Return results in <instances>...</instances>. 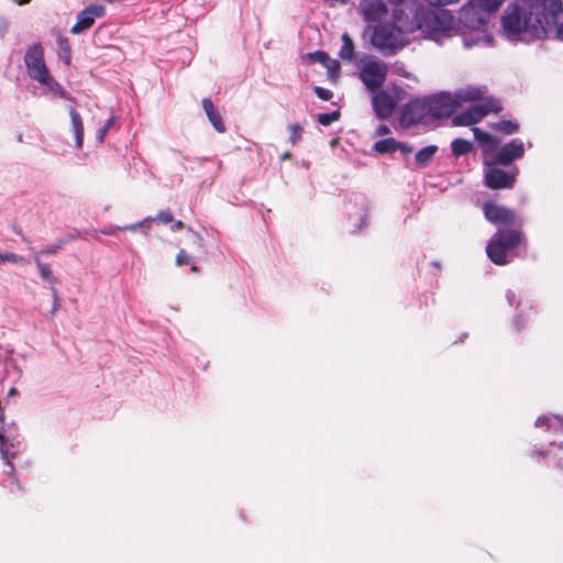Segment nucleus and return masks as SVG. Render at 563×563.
I'll use <instances>...</instances> for the list:
<instances>
[{"label":"nucleus","mask_w":563,"mask_h":563,"mask_svg":"<svg viewBox=\"0 0 563 563\" xmlns=\"http://www.w3.org/2000/svg\"><path fill=\"white\" fill-rule=\"evenodd\" d=\"M562 0H516L500 16L499 35L512 44L531 43L552 35L563 41Z\"/></svg>","instance_id":"f257e3e1"},{"label":"nucleus","mask_w":563,"mask_h":563,"mask_svg":"<svg viewBox=\"0 0 563 563\" xmlns=\"http://www.w3.org/2000/svg\"><path fill=\"white\" fill-rule=\"evenodd\" d=\"M416 31L423 33V26L417 15L410 13L408 18L401 15L400 10H393L391 22H382L373 26L371 44L385 56L394 55L406 45L402 34Z\"/></svg>","instance_id":"f03ea898"},{"label":"nucleus","mask_w":563,"mask_h":563,"mask_svg":"<svg viewBox=\"0 0 563 563\" xmlns=\"http://www.w3.org/2000/svg\"><path fill=\"white\" fill-rule=\"evenodd\" d=\"M420 8L415 7L416 15L423 26L427 37L438 41L439 36L453 31L455 15L445 8L448 4L457 3L460 0H424Z\"/></svg>","instance_id":"7ed1b4c3"},{"label":"nucleus","mask_w":563,"mask_h":563,"mask_svg":"<svg viewBox=\"0 0 563 563\" xmlns=\"http://www.w3.org/2000/svg\"><path fill=\"white\" fill-rule=\"evenodd\" d=\"M521 244L527 245V239L520 229H498L487 242L486 254L495 265L504 266L511 261L508 252Z\"/></svg>","instance_id":"20e7f679"},{"label":"nucleus","mask_w":563,"mask_h":563,"mask_svg":"<svg viewBox=\"0 0 563 563\" xmlns=\"http://www.w3.org/2000/svg\"><path fill=\"white\" fill-rule=\"evenodd\" d=\"M500 166L492 159H483L484 185L492 190L512 189L519 175L518 166L514 165L508 170L501 169Z\"/></svg>","instance_id":"39448f33"},{"label":"nucleus","mask_w":563,"mask_h":563,"mask_svg":"<svg viewBox=\"0 0 563 563\" xmlns=\"http://www.w3.org/2000/svg\"><path fill=\"white\" fill-rule=\"evenodd\" d=\"M489 21V16L479 4L475 0H468L460 9L457 16H455L453 30L487 27Z\"/></svg>","instance_id":"423d86ee"},{"label":"nucleus","mask_w":563,"mask_h":563,"mask_svg":"<svg viewBox=\"0 0 563 563\" xmlns=\"http://www.w3.org/2000/svg\"><path fill=\"white\" fill-rule=\"evenodd\" d=\"M483 212L485 219L494 225L504 224L520 229L523 224V219L518 216L514 209L497 205L493 201L484 202Z\"/></svg>","instance_id":"0eeeda50"},{"label":"nucleus","mask_w":563,"mask_h":563,"mask_svg":"<svg viewBox=\"0 0 563 563\" xmlns=\"http://www.w3.org/2000/svg\"><path fill=\"white\" fill-rule=\"evenodd\" d=\"M424 97L432 120L449 118L459 107V100H455L448 91H439Z\"/></svg>","instance_id":"6e6552de"},{"label":"nucleus","mask_w":563,"mask_h":563,"mask_svg":"<svg viewBox=\"0 0 563 563\" xmlns=\"http://www.w3.org/2000/svg\"><path fill=\"white\" fill-rule=\"evenodd\" d=\"M387 65L382 60L371 59L365 63L360 71V78L371 92L377 91L387 76Z\"/></svg>","instance_id":"1a4fd4ad"},{"label":"nucleus","mask_w":563,"mask_h":563,"mask_svg":"<svg viewBox=\"0 0 563 563\" xmlns=\"http://www.w3.org/2000/svg\"><path fill=\"white\" fill-rule=\"evenodd\" d=\"M24 64L27 75L33 80L45 79L48 68L44 60V48L41 43H34L26 48Z\"/></svg>","instance_id":"9d476101"},{"label":"nucleus","mask_w":563,"mask_h":563,"mask_svg":"<svg viewBox=\"0 0 563 563\" xmlns=\"http://www.w3.org/2000/svg\"><path fill=\"white\" fill-rule=\"evenodd\" d=\"M430 119L426 97L409 100L401 109L400 121L409 126Z\"/></svg>","instance_id":"9b49d317"},{"label":"nucleus","mask_w":563,"mask_h":563,"mask_svg":"<svg viewBox=\"0 0 563 563\" xmlns=\"http://www.w3.org/2000/svg\"><path fill=\"white\" fill-rule=\"evenodd\" d=\"M525 155V144L520 139H512L498 147V151L489 158L501 166L511 167L516 159Z\"/></svg>","instance_id":"f8f14e48"},{"label":"nucleus","mask_w":563,"mask_h":563,"mask_svg":"<svg viewBox=\"0 0 563 563\" xmlns=\"http://www.w3.org/2000/svg\"><path fill=\"white\" fill-rule=\"evenodd\" d=\"M106 14V7L99 3H92L85 9H82L77 14V22L70 29L73 34H80L87 30H89L95 20L98 18H102Z\"/></svg>","instance_id":"ddd939ff"},{"label":"nucleus","mask_w":563,"mask_h":563,"mask_svg":"<svg viewBox=\"0 0 563 563\" xmlns=\"http://www.w3.org/2000/svg\"><path fill=\"white\" fill-rule=\"evenodd\" d=\"M462 41L465 47L486 46L492 47L495 45L493 34L487 32V27L481 29H460Z\"/></svg>","instance_id":"4468645a"},{"label":"nucleus","mask_w":563,"mask_h":563,"mask_svg":"<svg viewBox=\"0 0 563 563\" xmlns=\"http://www.w3.org/2000/svg\"><path fill=\"white\" fill-rule=\"evenodd\" d=\"M358 10L367 23H382V18L388 12L383 0H360Z\"/></svg>","instance_id":"2eb2a0df"},{"label":"nucleus","mask_w":563,"mask_h":563,"mask_svg":"<svg viewBox=\"0 0 563 563\" xmlns=\"http://www.w3.org/2000/svg\"><path fill=\"white\" fill-rule=\"evenodd\" d=\"M472 132L477 145L481 147L483 159L490 158L498 151L500 139L477 126L472 128Z\"/></svg>","instance_id":"dca6fc26"},{"label":"nucleus","mask_w":563,"mask_h":563,"mask_svg":"<svg viewBox=\"0 0 563 563\" xmlns=\"http://www.w3.org/2000/svg\"><path fill=\"white\" fill-rule=\"evenodd\" d=\"M372 107L377 118L388 119L396 107V101L387 91H375L372 98Z\"/></svg>","instance_id":"f3484780"},{"label":"nucleus","mask_w":563,"mask_h":563,"mask_svg":"<svg viewBox=\"0 0 563 563\" xmlns=\"http://www.w3.org/2000/svg\"><path fill=\"white\" fill-rule=\"evenodd\" d=\"M38 84L44 86L43 93L48 96L51 99L62 98L65 99L73 104L76 103V99L63 88V86L49 75V71L46 73L45 79L36 80Z\"/></svg>","instance_id":"a211bd4d"},{"label":"nucleus","mask_w":563,"mask_h":563,"mask_svg":"<svg viewBox=\"0 0 563 563\" xmlns=\"http://www.w3.org/2000/svg\"><path fill=\"white\" fill-rule=\"evenodd\" d=\"M303 58L308 62V63H320L321 65H323L324 67H327L328 69V74L329 76L332 78V77H338L339 76V70H340V64L338 60H332L329 56L328 53H325L324 51H313V52H309L307 53Z\"/></svg>","instance_id":"6ab92c4d"},{"label":"nucleus","mask_w":563,"mask_h":563,"mask_svg":"<svg viewBox=\"0 0 563 563\" xmlns=\"http://www.w3.org/2000/svg\"><path fill=\"white\" fill-rule=\"evenodd\" d=\"M485 117V112L478 104L468 107L465 111L457 113L452 118L455 126H468L479 122Z\"/></svg>","instance_id":"aec40b11"},{"label":"nucleus","mask_w":563,"mask_h":563,"mask_svg":"<svg viewBox=\"0 0 563 563\" xmlns=\"http://www.w3.org/2000/svg\"><path fill=\"white\" fill-rule=\"evenodd\" d=\"M201 106L207 114L209 122L212 124L213 129L219 133H224L227 128L225 123L222 119V115L219 109L214 106L211 98L206 97L201 100Z\"/></svg>","instance_id":"412c9836"},{"label":"nucleus","mask_w":563,"mask_h":563,"mask_svg":"<svg viewBox=\"0 0 563 563\" xmlns=\"http://www.w3.org/2000/svg\"><path fill=\"white\" fill-rule=\"evenodd\" d=\"M70 126L75 137V147L80 150L84 143V122L74 106L69 107Z\"/></svg>","instance_id":"4be33fe9"},{"label":"nucleus","mask_w":563,"mask_h":563,"mask_svg":"<svg viewBox=\"0 0 563 563\" xmlns=\"http://www.w3.org/2000/svg\"><path fill=\"white\" fill-rule=\"evenodd\" d=\"M534 426L537 428H545L549 431L553 432H563V418L559 415H542L537 418Z\"/></svg>","instance_id":"5701e85b"},{"label":"nucleus","mask_w":563,"mask_h":563,"mask_svg":"<svg viewBox=\"0 0 563 563\" xmlns=\"http://www.w3.org/2000/svg\"><path fill=\"white\" fill-rule=\"evenodd\" d=\"M553 448H556L558 451L562 449V444H556L555 441L549 443V449H539L534 450L531 453V456H539L547 460L548 465H553L554 467H561V459L556 457V454L553 453Z\"/></svg>","instance_id":"b1692460"},{"label":"nucleus","mask_w":563,"mask_h":563,"mask_svg":"<svg viewBox=\"0 0 563 563\" xmlns=\"http://www.w3.org/2000/svg\"><path fill=\"white\" fill-rule=\"evenodd\" d=\"M438 152L437 145H427L419 150L415 155L416 164L419 168L427 167L433 159L435 153Z\"/></svg>","instance_id":"393cba45"},{"label":"nucleus","mask_w":563,"mask_h":563,"mask_svg":"<svg viewBox=\"0 0 563 563\" xmlns=\"http://www.w3.org/2000/svg\"><path fill=\"white\" fill-rule=\"evenodd\" d=\"M389 4L395 5L394 10H400L401 15L410 18V13L416 15L415 7L420 8V0H387Z\"/></svg>","instance_id":"a878e982"},{"label":"nucleus","mask_w":563,"mask_h":563,"mask_svg":"<svg viewBox=\"0 0 563 563\" xmlns=\"http://www.w3.org/2000/svg\"><path fill=\"white\" fill-rule=\"evenodd\" d=\"M481 90L477 87L468 86L460 88L454 92L453 98L459 100V107L462 102L474 101L479 99Z\"/></svg>","instance_id":"bb28decb"},{"label":"nucleus","mask_w":563,"mask_h":563,"mask_svg":"<svg viewBox=\"0 0 563 563\" xmlns=\"http://www.w3.org/2000/svg\"><path fill=\"white\" fill-rule=\"evenodd\" d=\"M473 143L468 140L456 137L451 142V154L454 157L466 155L473 151Z\"/></svg>","instance_id":"cd10ccee"},{"label":"nucleus","mask_w":563,"mask_h":563,"mask_svg":"<svg viewBox=\"0 0 563 563\" xmlns=\"http://www.w3.org/2000/svg\"><path fill=\"white\" fill-rule=\"evenodd\" d=\"M57 48H58V57L66 64L70 65L71 62V47L69 44V40L65 36L59 35L56 38Z\"/></svg>","instance_id":"c85d7f7f"},{"label":"nucleus","mask_w":563,"mask_h":563,"mask_svg":"<svg viewBox=\"0 0 563 563\" xmlns=\"http://www.w3.org/2000/svg\"><path fill=\"white\" fill-rule=\"evenodd\" d=\"M398 145L399 141L394 137H387L375 142L374 150L379 154H393L397 151Z\"/></svg>","instance_id":"c756f323"},{"label":"nucleus","mask_w":563,"mask_h":563,"mask_svg":"<svg viewBox=\"0 0 563 563\" xmlns=\"http://www.w3.org/2000/svg\"><path fill=\"white\" fill-rule=\"evenodd\" d=\"M339 56L343 60H352L354 58V42L347 33L342 35V46Z\"/></svg>","instance_id":"7c9ffc66"},{"label":"nucleus","mask_w":563,"mask_h":563,"mask_svg":"<svg viewBox=\"0 0 563 563\" xmlns=\"http://www.w3.org/2000/svg\"><path fill=\"white\" fill-rule=\"evenodd\" d=\"M34 262L38 268L40 276L51 284V287L57 283V278L54 276L49 264L40 261L38 256H35Z\"/></svg>","instance_id":"2f4dec72"},{"label":"nucleus","mask_w":563,"mask_h":563,"mask_svg":"<svg viewBox=\"0 0 563 563\" xmlns=\"http://www.w3.org/2000/svg\"><path fill=\"white\" fill-rule=\"evenodd\" d=\"M355 199L356 201L360 200V205L362 206V214L360 217V222L355 225L356 229L354 232H362V230L367 227L369 206L368 201L363 196H356Z\"/></svg>","instance_id":"473e14b6"},{"label":"nucleus","mask_w":563,"mask_h":563,"mask_svg":"<svg viewBox=\"0 0 563 563\" xmlns=\"http://www.w3.org/2000/svg\"><path fill=\"white\" fill-rule=\"evenodd\" d=\"M493 128L506 135L515 134L520 129L518 122L514 120H500Z\"/></svg>","instance_id":"72a5a7b5"},{"label":"nucleus","mask_w":563,"mask_h":563,"mask_svg":"<svg viewBox=\"0 0 563 563\" xmlns=\"http://www.w3.org/2000/svg\"><path fill=\"white\" fill-rule=\"evenodd\" d=\"M478 107L485 112V117L489 113H499L503 110L500 101L494 97H488Z\"/></svg>","instance_id":"f704fd0d"},{"label":"nucleus","mask_w":563,"mask_h":563,"mask_svg":"<svg viewBox=\"0 0 563 563\" xmlns=\"http://www.w3.org/2000/svg\"><path fill=\"white\" fill-rule=\"evenodd\" d=\"M484 12L490 15L499 10L505 0H475Z\"/></svg>","instance_id":"c9c22d12"},{"label":"nucleus","mask_w":563,"mask_h":563,"mask_svg":"<svg viewBox=\"0 0 563 563\" xmlns=\"http://www.w3.org/2000/svg\"><path fill=\"white\" fill-rule=\"evenodd\" d=\"M340 117H341V112L339 109H336L331 112L319 113L317 117V121L319 124H321L323 126H329L333 122L338 121L340 119Z\"/></svg>","instance_id":"e433bc0d"},{"label":"nucleus","mask_w":563,"mask_h":563,"mask_svg":"<svg viewBox=\"0 0 563 563\" xmlns=\"http://www.w3.org/2000/svg\"><path fill=\"white\" fill-rule=\"evenodd\" d=\"M289 131V142L295 145L298 141L301 140L303 134V128L299 123H291L288 125Z\"/></svg>","instance_id":"4c0bfd02"},{"label":"nucleus","mask_w":563,"mask_h":563,"mask_svg":"<svg viewBox=\"0 0 563 563\" xmlns=\"http://www.w3.org/2000/svg\"><path fill=\"white\" fill-rule=\"evenodd\" d=\"M114 121H115V117L112 115L110 117L106 122L97 131V141L99 143H102L103 140H104V136L107 135V133L110 131V129L112 128V125L114 124Z\"/></svg>","instance_id":"58836bf2"},{"label":"nucleus","mask_w":563,"mask_h":563,"mask_svg":"<svg viewBox=\"0 0 563 563\" xmlns=\"http://www.w3.org/2000/svg\"><path fill=\"white\" fill-rule=\"evenodd\" d=\"M89 231L88 230H78V229H74L70 233H68L67 235H65L64 238H60L59 241L63 245L80 238L82 234H88Z\"/></svg>","instance_id":"ea45409f"},{"label":"nucleus","mask_w":563,"mask_h":563,"mask_svg":"<svg viewBox=\"0 0 563 563\" xmlns=\"http://www.w3.org/2000/svg\"><path fill=\"white\" fill-rule=\"evenodd\" d=\"M154 221L162 222V223H172L174 221V216L169 209L161 210L154 217Z\"/></svg>","instance_id":"a19ab883"},{"label":"nucleus","mask_w":563,"mask_h":563,"mask_svg":"<svg viewBox=\"0 0 563 563\" xmlns=\"http://www.w3.org/2000/svg\"><path fill=\"white\" fill-rule=\"evenodd\" d=\"M527 322H528L527 318L525 317L523 313L520 312V313L515 314L512 324H514L515 330L517 332H520L523 329H526Z\"/></svg>","instance_id":"79ce46f5"},{"label":"nucleus","mask_w":563,"mask_h":563,"mask_svg":"<svg viewBox=\"0 0 563 563\" xmlns=\"http://www.w3.org/2000/svg\"><path fill=\"white\" fill-rule=\"evenodd\" d=\"M313 91L319 99L324 101H328L333 97V92L330 89L320 86H314Z\"/></svg>","instance_id":"37998d69"},{"label":"nucleus","mask_w":563,"mask_h":563,"mask_svg":"<svg viewBox=\"0 0 563 563\" xmlns=\"http://www.w3.org/2000/svg\"><path fill=\"white\" fill-rule=\"evenodd\" d=\"M62 246H63V244L60 243V241L58 239L55 244L44 246L38 253L41 255H54L62 249Z\"/></svg>","instance_id":"c03bdc74"},{"label":"nucleus","mask_w":563,"mask_h":563,"mask_svg":"<svg viewBox=\"0 0 563 563\" xmlns=\"http://www.w3.org/2000/svg\"><path fill=\"white\" fill-rule=\"evenodd\" d=\"M23 260L22 256L15 254V253H0V262H10L13 264H16Z\"/></svg>","instance_id":"a18cd8bd"},{"label":"nucleus","mask_w":563,"mask_h":563,"mask_svg":"<svg viewBox=\"0 0 563 563\" xmlns=\"http://www.w3.org/2000/svg\"><path fill=\"white\" fill-rule=\"evenodd\" d=\"M506 300L510 307H514L516 309L520 306V300L517 298V295L514 290L508 289L505 294Z\"/></svg>","instance_id":"49530a36"},{"label":"nucleus","mask_w":563,"mask_h":563,"mask_svg":"<svg viewBox=\"0 0 563 563\" xmlns=\"http://www.w3.org/2000/svg\"><path fill=\"white\" fill-rule=\"evenodd\" d=\"M191 261V257L186 253L185 250H180L176 256V263L178 266L187 265Z\"/></svg>","instance_id":"de8ad7c7"},{"label":"nucleus","mask_w":563,"mask_h":563,"mask_svg":"<svg viewBox=\"0 0 563 563\" xmlns=\"http://www.w3.org/2000/svg\"><path fill=\"white\" fill-rule=\"evenodd\" d=\"M51 292H52V298H53V307L51 310V314H54L59 309V306H60L59 297H58V292H57V289L55 288V286L51 287Z\"/></svg>","instance_id":"09e8293b"},{"label":"nucleus","mask_w":563,"mask_h":563,"mask_svg":"<svg viewBox=\"0 0 563 563\" xmlns=\"http://www.w3.org/2000/svg\"><path fill=\"white\" fill-rule=\"evenodd\" d=\"M122 231L120 225L109 224L99 230L103 235H113L115 232Z\"/></svg>","instance_id":"8fccbe9b"},{"label":"nucleus","mask_w":563,"mask_h":563,"mask_svg":"<svg viewBox=\"0 0 563 563\" xmlns=\"http://www.w3.org/2000/svg\"><path fill=\"white\" fill-rule=\"evenodd\" d=\"M188 231H190L194 235V243L201 250H205V240L201 236L200 233L194 231L191 228H188Z\"/></svg>","instance_id":"3c124183"},{"label":"nucleus","mask_w":563,"mask_h":563,"mask_svg":"<svg viewBox=\"0 0 563 563\" xmlns=\"http://www.w3.org/2000/svg\"><path fill=\"white\" fill-rule=\"evenodd\" d=\"M9 21L5 16H0V37L2 38L9 31Z\"/></svg>","instance_id":"603ef678"},{"label":"nucleus","mask_w":563,"mask_h":563,"mask_svg":"<svg viewBox=\"0 0 563 563\" xmlns=\"http://www.w3.org/2000/svg\"><path fill=\"white\" fill-rule=\"evenodd\" d=\"M400 151L402 155H408L412 152V146L406 142H399L397 151Z\"/></svg>","instance_id":"864d4df0"},{"label":"nucleus","mask_w":563,"mask_h":563,"mask_svg":"<svg viewBox=\"0 0 563 563\" xmlns=\"http://www.w3.org/2000/svg\"><path fill=\"white\" fill-rule=\"evenodd\" d=\"M152 222H154V218L147 217V218H144L143 220L139 221V224L141 228L148 229L151 227Z\"/></svg>","instance_id":"5fc2aeb1"},{"label":"nucleus","mask_w":563,"mask_h":563,"mask_svg":"<svg viewBox=\"0 0 563 563\" xmlns=\"http://www.w3.org/2000/svg\"><path fill=\"white\" fill-rule=\"evenodd\" d=\"M390 132L389 128L385 124H380L377 130H376V133L378 135H386Z\"/></svg>","instance_id":"6e6d98bb"},{"label":"nucleus","mask_w":563,"mask_h":563,"mask_svg":"<svg viewBox=\"0 0 563 563\" xmlns=\"http://www.w3.org/2000/svg\"><path fill=\"white\" fill-rule=\"evenodd\" d=\"M141 228L139 222L126 224L121 227L122 231H135L136 229Z\"/></svg>","instance_id":"4d7b16f0"},{"label":"nucleus","mask_w":563,"mask_h":563,"mask_svg":"<svg viewBox=\"0 0 563 563\" xmlns=\"http://www.w3.org/2000/svg\"><path fill=\"white\" fill-rule=\"evenodd\" d=\"M185 227L184 222L181 220L173 221L172 230L173 231H179Z\"/></svg>","instance_id":"13d9d810"},{"label":"nucleus","mask_w":563,"mask_h":563,"mask_svg":"<svg viewBox=\"0 0 563 563\" xmlns=\"http://www.w3.org/2000/svg\"><path fill=\"white\" fill-rule=\"evenodd\" d=\"M18 394H19V391L16 390V388L12 387V388L9 390L8 396H9V397H11V396H15V395H18Z\"/></svg>","instance_id":"bf43d9fd"},{"label":"nucleus","mask_w":563,"mask_h":563,"mask_svg":"<svg viewBox=\"0 0 563 563\" xmlns=\"http://www.w3.org/2000/svg\"><path fill=\"white\" fill-rule=\"evenodd\" d=\"M289 157H290V153H289V152H285V153L280 156V158H282L283 161H284V159H287V158H289Z\"/></svg>","instance_id":"052dcab7"},{"label":"nucleus","mask_w":563,"mask_h":563,"mask_svg":"<svg viewBox=\"0 0 563 563\" xmlns=\"http://www.w3.org/2000/svg\"><path fill=\"white\" fill-rule=\"evenodd\" d=\"M19 4L29 3L31 0H15Z\"/></svg>","instance_id":"680f3d73"},{"label":"nucleus","mask_w":563,"mask_h":563,"mask_svg":"<svg viewBox=\"0 0 563 563\" xmlns=\"http://www.w3.org/2000/svg\"><path fill=\"white\" fill-rule=\"evenodd\" d=\"M467 335H468V333H467V332L462 333V335H461V338H460V342H463V340H464L465 338H467Z\"/></svg>","instance_id":"e2e57ef3"},{"label":"nucleus","mask_w":563,"mask_h":563,"mask_svg":"<svg viewBox=\"0 0 563 563\" xmlns=\"http://www.w3.org/2000/svg\"><path fill=\"white\" fill-rule=\"evenodd\" d=\"M431 265H432V266H434V267H437V268H440V263H439V262H437V261H433V262L431 263Z\"/></svg>","instance_id":"0e129e2a"},{"label":"nucleus","mask_w":563,"mask_h":563,"mask_svg":"<svg viewBox=\"0 0 563 563\" xmlns=\"http://www.w3.org/2000/svg\"><path fill=\"white\" fill-rule=\"evenodd\" d=\"M191 271H192V272H197V271H198V267L194 264V265H191Z\"/></svg>","instance_id":"69168bd1"}]
</instances>
